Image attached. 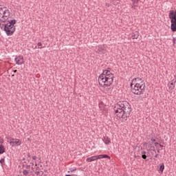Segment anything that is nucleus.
<instances>
[{
    "label": "nucleus",
    "mask_w": 176,
    "mask_h": 176,
    "mask_svg": "<svg viewBox=\"0 0 176 176\" xmlns=\"http://www.w3.org/2000/svg\"><path fill=\"white\" fill-rule=\"evenodd\" d=\"M145 81L140 77L135 78L131 83V91L133 94L141 96L145 93Z\"/></svg>",
    "instance_id": "20e7f679"
},
{
    "label": "nucleus",
    "mask_w": 176,
    "mask_h": 176,
    "mask_svg": "<svg viewBox=\"0 0 176 176\" xmlns=\"http://www.w3.org/2000/svg\"><path fill=\"white\" fill-rule=\"evenodd\" d=\"M173 43H175V39L173 38Z\"/></svg>",
    "instance_id": "c9c22d12"
},
{
    "label": "nucleus",
    "mask_w": 176,
    "mask_h": 176,
    "mask_svg": "<svg viewBox=\"0 0 176 176\" xmlns=\"http://www.w3.org/2000/svg\"><path fill=\"white\" fill-rule=\"evenodd\" d=\"M27 156H28V157H31V154L28 153V154H27Z\"/></svg>",
    "instance_id": "2f4dec72"
},
{
    "label": "nucleus",
    "mask_w": 176,
    "mask_h": 176,
    "mask_svg": "<svg viewBox=\"0 0 176 176\" xmlns=\"http://www.w3.org/2000/svg\"><path fill=\"white\" fill-rule=\"evenodd\" d=\"M22 160H25V157H23V158L22 159Z\"/></svg>",
    "instance_id": "58836bf2"
},
{
    "label": "nucleus",
    "mask_w": 176,
    "mask_h": 176,
    "mask_svg": "<svg viewBox=\"0 0 176 176\" xmlns=\"http://www.w3.org/2000/svg\"><path fill=\"white\" fill-rule=\"evenodd\" d=\"M132 3H138L140 2V0H131Z\"/></svg>",
    "instance_id": "412c9836"
},
{
    "label": "nucleus",
    "mask_w": 176,
    "mask_h": 176,
    "mask_svg": "<svg viewBox=\"0 0 176 176\" xmlns=\"http://www.w3.org/2000/svg\"><path fill=\"white\" fill-rule=\"evenodd\" d=\"M159 156V154H155V157H157Z\"/></svg>",
    "instance_id": "72a5a7b5"
},
{
    "label": "nucleus",
    "mask_w": 176,
    "mask_h": 176,
    "mask_svg": "<svg viewBox=\"0 0 176 176\" xmlns=\"http://www.w3.org/2000/svg\"><path fill=\"white\" fill-rule=\"evenodd\" d=\"M10 18V10L7 7L0 5V22L5 23L8 21L7 24L4 25V31L8 36H12L16 31L14 24L16 23V19L9 21Z\"/></svg>",
    "instance_id": "f257e3e1"
},
{
    "label": "nucleus",
    "mask_w": 176,
    "mask_h": 176,
    "mask_svg": "<svg viewBox=\"0 0 176 176\" xmlns=\"http://www.w3.org/2000/svg\"><path fill=\"white\" fill-rule=\"evenodd\" d=\"M13 72L16 74V72H17V70H14Z\"/></svg>",
    "instance_id": "f704fd0d"
},
{
    "label": "nucleus",
    "mask_w": 176,
    "mask_h": 176,
    "mask_svg": "<svg viewBox=\"0 0 176 176\" xmlns=\"http://www.w3.org/2000/svg\"><path fill=\"white\" fill-rule=\"evenodd\" d=\"M25 168H26V170H30V168H31V166L27 165Z\"/></svg>",
    "instance_id": "a878e982"
},
{
    "label": "nucleus",
    "mask_w": 176,
    "mask_h": 176,
    "mask_svg": "<svg viewBox=\"0 0 176 176\" xmlns=\"http://www.w3.org/2000/svg\"><path fill=\"white\" fill-rule=\"evenodd\" d=\"M113 111L115 115L122 122H126L131 113V105L127 101L118 102L114 104Z\"/></svg>",
    "instance_id": "7ed1b4c3"
},
{
    "label": "nucleus",
    "mask_w": 176,
    "mask_h": 176,
    "mask_svg": "<svg viewBox=\"0 0 176 176\" xmlns=\"http://www.w3.org/2000/svg\"><path fill=\"white\" fill-rule=\"evenodd\" d=\"M36 159H37L36 156L34 155V156L32 157L33 160H36Z\"/></svg>",
    "instance_id": "cd10ccee"
},
{
    "label": "nucleus",
    "mask_w": 176,
    "mask_h": 176,
    "mask_svg": "<svg viewBox=\"0 0 176 176\" xmlns=\"http://www.w3.org/2000/svg\"><path fill=\"white\" fill-rule=\"evenodd\" d=\"M24 163H25V164H27V162H25Z\"/></svg>",
    "instance_id": "a19ab883"
},
{
    "label": "nucleus",
    "mask_w": 176,
    "mask_h": 176,
    "mask_svg": "<svg viewBox=\"0 0 176 176\" xmlns=\"http://www.w3.org/2000/svg\"><path fill=\"white\" fill-rule=\"evenodd\" d=\"M0 163L1 164H3V163H5V159L2 158L1 160H0Z\"/></svg>",
    "instance_id": "5701e85b"
},
{
    "label": "nucleus",
    "mask_w": 176,
    "mask_h": 176,
    "mask_svg": "<svg viewBox=\"0 0 176 176\" xmlns=\"http://www.w3.org/2000/svg\"><path fill=\"white\" fill-rule=\"evenodd\" d=\"M69 170H70L67 171L68 173H73V171H75L76 169L70 168Z\"/></svg>",
    "instance_id": "393cba45"
},
{
    "label": "nucleus",
    "mask_w": 176,
    "mask_h": 176,
    "mask_svg": "<svg viewBox=\"0 0 176 176\" xmlns=\"http://www.w3.org/2000/svg\"><path fill=\"white\" fill-rule=\"evenodd\" d=\"M38 49H45V47H46V45H43V44H42V43H38Z\"/></svg>",
    "instance_id": "2eb2a0df"
},
{
    "label": "nucleus",
    "mask_w": 176,
    "mask_h": 176,
    "mask_svg": "<svg viewBox=\"0 0 176 176\" xmlns=\"http://www.w3.org/2000/svg\"><path fill=\"white\" fill-rule=\"evenodd\" d=\"M103 142H104L106 145H109V144H111V138H108V136L104 137Z\"/></svg>",
    "instance_id": "1a4fd4ad"
},
{
    "label": "nucleus",
    "mask_w": 176,
    "mask_h": 176,
    "mask_svg": "<svg viewBox=\"0 0 176 176\" xmlns=\"http://www.w3.org/2000/svg\"><path fill=\"white\" fill-rule=\"evenodd\" d=\"M34 49H38V46H35V47H34Z\"/></svg>",
    "instance_id": "e433bc0d"
},
{
    "label": "nucleus",
    "mask_w": 176,
    "mask_h": 176,
    "mask_svg": "<svg viewBox=\"0 0 176 176\" xmlns=\"http://www.w3.org/2000/svg\"><path fill=\"white\" fill-rule=\"evenodd\" d=\"M35 174H36V175H39V171H36Z\"/></svg>",
    "instance_id": "7c9ffc66"
},
{
    "label": "nucleus",
    "mask_w": 176,
    "mask_h": 176,
    "mask_svg": "<svg viewBox=\"0 0 176 176\" xmlns=\"http://www.w3.org/2000/svg\"><path fill=\"white\" fill-rule=\"evenodd\" d=\"M23 175H28V174H30V171L28 170H23Z\"/></svg>",
    "instance_id": "a211bd4d"
},
{
    "label": "nucleus",
    "mask_w": 176,
    "mask_h": 176,
    "mask_svg": "<svg viewBox=\"0 0 176 176\" xmlns=\"http://www.w3.org/2000/svg\"><path fill=\"white\" fill-rule=\"evenodd\" d=\"M135 5H138V3H133V5L131 6L132 9H135V7L137 6Z\"/></svg>",
    "instance_id": "4be33fe9"
},
{
    "label": "nucleus",
    "mask_w": 176,
    "mask_h": 176,
    "mask_svg": "<svg viewBox=\"0 0 176 176\" xmlns=\"http://www.w3.org/2000/svg\"><path fill=\"white\" fill-rule=\"evenodd\" d=\"M28 162H30V160H28Z\"/></svg>",
    "instance_id": "ea45409f"
},
{
    "label": "nucleus",
    "mask_w": 176,
    "mask_h": 176,
    "mask_svg": "<svg viewBox=\"0 0 176 176\" xmlns=\"http://www.w3.org/2000/svg\"><path fill=\"white\" fill-rule=\"evenodd\" d=\"M95 160H97V157H96V155L87 158L86 162H94Z\"/></svg>",
    "instance_id": "9d476101"
},
{
    "label": "nucleus",
    "mask_w": 176,
    "mask_h": 176,
    "mask_svg": "<svg viewBox=\"0 0 176 176\" xmlns=\"http://www.w3.org/2000/svg\"><path fill=\"white\" fill-rule=\"evenodd\" d=\"M98 50H99V52H104V46L99 45L98 46Z\"/></svg>",
    "instance_id": "f3484780"
},
{
    "label": "nucleus",
    "mask_w": 176,
    "mask_h": 176,
    "mask_svg": "<svg viewBox=\"0 0 176 176\" xmlns=\"http://www.w3.org/2000/svg\"><path fill=\"white\" fill-rule=\"evenodd\" d=\"M111 159V157L108 155H103V159Z\"/></svg>",
    "instance_id": "aec40b11"
},
{
    "label": "nucleus",
    "mask_w": 176,
    "mask_h": 176,
    "mask_svg": "<svg viewBox=\"0 0 176 176\" xmlns=\"http://www.w3.org/2000/svg\"><path fill=\"white\" fill-rule=\"evenodd\" d=\"M17 65H23L24 64V57L23 56H18L14 60Z\"/></svg>",
    "instance_id": "423d86ee"
},
{
    "label": "nucleus",
    "mask_w": 176,
    "mask_h": 176,
    "mask_svg": "<svg viewBox=\"0 0 176 176\" xmlns=\"http://www.w3.org/2000/svg\"><path fill=\"white\" fill-rule=\"evenodd\" d=\"M138 36H140V34L137 32L132 33L131 34L132 39H138Z\"/></svg>",
    "instance_id": "9b49d317"
},
{
    "label": "nucleus",
    "mask_w": 176,
    "mask_h": 176,
    "mask_svg": "<svg viewBox=\"0 0 176 176\" xmlns=\"http://www.w3.org/2000/svg\"><path fill=\"white\" fill-rule=\"evenodd\" d=\"M31 164H32V166H34L35 164L36 165V162H35L34 163L32 162V163H31Z\"/></svg>",
    "instance_id": "c756f323"
},
{
    "label": "nucleus",
    "mask_w": 176,
    "mask_h": 176,
    "mask_svg": "<svg viewBox=\"0 0 176 176\" xmlns=\"http://www.w3.org/2000/svg\"><path fill=\"white\" fill-rule=\"evenodd\" d=\"M169 19H170V21H176V11H174V10L169 11Z\"/></svg>",
    "instance_id": "0eeeda50"
},
{
    "label": "nucleus",
    "mask_w": 176,
    "mask_h": 176,
    "mask_svg": "<svg viewBox=\"0 0 176 176\" xmlns=\"http://www.w3.org/2000/svg\"><path fill=\"white\" fill-rule=\"evenodd\" d=\"M8 140L11 146H20V145H21V140H20V139L9 138Z\"/></svg>",
    "instance_id": "39448f33"
},
{
    "label": "nucleus",
    "mask_w": 176,
    "mask_h": 176,
    "mask_svg": "<svg viewBox=\"0 0 176 176\" xmlns=\"http://www.w3.org/2000/svg\"><path fill=\"white\" fill-rule=\"evenodd\" d=\"M157 153H160V148H157Z\"/></svg>",
    "instance_id": "c85d7f7f"
},
{
    "label": "nucleus",
    "mask_w": 176,
    "mask_h": 176,
    "mask_svg": "<svg viewBox=\"0 0 176 176\" xmlns=\"http://www.w3.org/2000/svg\"><path fill=\"white\" fill-rule=\"evenodd\" d=\"M115 76L112 73V69L111 68H107L103 70V72L98 77V83L100 86L104 87V92L107 94H111L112 93V87L111 85L113 83V79Z\"/></svg>",
    "instance_id": "f03ea898"
},
{
    "label": "nucleus",
    "mask_w": 176,
    "mask_h": 176,
    "mask_svg": "<svg viewBox=\"0 0 176 176\" xmlns=\"http://www.w3.org/2000/svg\"><path fill=\"white\" fill-rule=\"evenodd\" d=\"M141 155H142V157L144 160L146 159V157H147V156H146V151H141Z\"/></svg>",
    "instance_id": "4468645a"
},
{
    "label": "nucleus",
    "mask_w": 176,
    "mask_h": 176,
    "mask_svg": "<svg viewBox=\"0 0 176 176\" xmlns=\"http://www.w3.org/2000/svg\"><path fill=\"white\" fill-rule=\"evenodd\" d=\"M151 141L152 142H156V140H155V138H152L151 139Z\"/></svg>",
    "instance_id": "bb28decb"
},
{
    "label": "nucleus",
    "mask_w": 176,
    "mask_h": 176,
    "mask_svg": "<svg viewBox=\"0 0 176 176\" xmlns=\"http://www.w3.org/2000/svg\"><path fill=\"white\" fill-rule=\"evenodd\" d=\"M96 160H98V159H104L103 155H96Z\"/></svg>",
    "instance_id": "6ab92c4d"
},
{
    "label": "nucleus",
    "mask_w": 176,
    "mask_h": 176,
    "mask_svg": "<svg viewBox=\"0 0 176 176\" xmlns=\"http://www.w3.org/2000/svg\"><path fill=\"white\" fill-rule=\"evenodd\" d=\"M154 145H155V146L157 148H159V143L158 142H155L154 143Z\"/></svg>",
    "instance_id": "b1692460"
},
{
    "label": "nucleus",
    "mask_w": 176,
    "mask_h": 176,
    "mask_svg": "<svg viewBox=\"0 0 176 176\" xmlns=\"http://www.w3.org/2000/svg\"><path fill=\"white\" fill-rule=\"evenodd\" d=\"M171 25H170V30L173 31V32H176V21H170Z\"/></svg>",
    "instance_id": "6e6552de"
},
{
    "label": "nucleus",
    "mask_w": 176,
    "mask_h": 176,
    "mask_svg": "<svg viewBox=\"0 0 176 176\" xmlns=\"http://www.w3.org/2000/svg\"><path fill=\"white\" fill-rule=\"evenodd\" d=\"M160 171H161V173H163V171H164V164H161L160 165Z\"/></svg>",
    "instance_id": "dca6fc26"
},
{
    "label": "nucleus",
    "mask_w": 176,
    "mask_h": 176,
    "mask_svg": "<svg viewBox=\"0 0 176 176\" xmlns=\"http://www.w3.org/2000/svg\"><path fill=\"white\" fill-rule=\"evenodd\" d=\"M153 152H155V153H156V150H153Z\"/></svg>",
    "instance_id": "4c0bfd02"
},
{
    "label": "nucleus",
    "mask_w": 176,
    "mask_h": 176,
    "mask_svg": "<svg viewBox=\"0 0 176 176\" xmlns=\"http://www.w3.org/2000/svg\"><path fill=\"white\" fill-rule=\"evenodd\" d=\"M159 146L160 147V148H163V145L162 144H159Z\"/></svg>",
    "instance_id": "473e14b6"
},
{
    "label": "nucleus",
    "mask_w": 176,
    "mask_h": 176,
    "mask_svg": "<svg viewBox=\"0 0 176 176\" xmlns=\"http://www.w3.org/2000/svg\"><path fill=\"white\" fill-rule=\"evenodd\" d=\"M5 152V146H3V144H0V155H2V153H4Z\"/></svg>",
    "instance_id": "ddd939ff"
},
{
    "label": "nucleus",
    "mask_w": 176,
    "mask_h": 176,
    "mask_svg": "<svg viewBox=\"0 0 176 176\" xmlns=\"http://www.w3.org/2000/svg\"><path fill=\"white\" fill-rule=\"evenodd\" d=\"M168 85V87H169V90L172 91L174 90L175 87V82H170Z\"/></svg>",
    "instance_id": "f8f14e48"
}]
</instances>
